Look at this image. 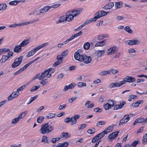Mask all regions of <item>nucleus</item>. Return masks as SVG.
I'll list each match as a JSON object with an SVG mask.
<instances>
[{
    "instance_id": "nucleus-1",
    "label": "nucleus",
    "mask_w": 147,
    "mask_h": 147,
    "mask_svg": "<svg viewBox=\"0 0 147 147\" xmlns=\"http://www.w3.org/2000/svg\"><path fill=\"white\" fill-rule=\"evenodd\" d=\"M53 129V127L49 123H47L41 125L40 133L45 134L51 132Z\"/></svg>"
},
{
    "instance_id": "nucleus-2",
    "label": "nucleus",
    "mask_w": 147,
    "mask_h": 147,
    "mask_svg": "<svg viewBox=\"0 0 147 147\" xmlns=\"http://www.w3.org/2000/svg\"><path fill=\"white\" fill-rule=\"evenodd\" d=\"M51 76V73L49 75L48 74L46 71L45 70L44 72L41 73L40 75V74L39 73H38L32 79V80H33L36 79L38 78L39 80H41L44 78L46 76H47L48 78H49Z\"/></svg>"
},
{
    "instance_id": "nucleus-3",
    "label": "nucleus",
    "mask_w": 147,
    "mask_h": 147,
    "mask_svg": "<svg viewBox=\"0 0 147 147\" xmlns=\"http://www.w3.org/2000/svg\"><path fill=\"white\" fill-rule=\"evenodd\" d=\"M23 56H20V57L15 59L14 62L11 65V67L13 68H15L19 66L22 61Z\"/></svg>"
},
{
    "instance_id": "nucleus-4",
    "label": "nucleus",
    "mask_w": 147,
    "mask_h": 147,
    "mask_svg": "<svg viewBox=\"0 0 147 147\" xmlns=\"http://www.w3.org/2000/svg\"><path fill=\"white\" fill-rule=\"evenodd\" d=\"M92 60L91 57H88L86 55L80 56V58L78 61L80 62H83L86 64L89 63Z\"/></svg>"
},
{
    "instance_id": "nucleus-5",
    "label": "nucleus",
    "mask_w": 147,
    "mask_h": 147,
    "mask_svg": "<svg viewBox=\"0 0 147 147\" xmlns=\"http://www.w3.org/2000/svg\"><path fill=\"white\" fill-rule=\"evenodd\" d=\"M107 14L106 11L103 10H99L94 15L97 20L101 17L106 16Z\"/></svg>"
},
{
    "instance_id": "nucleus-6",
    "label": "nucleus",
    "mask_w": 147,
    "mask_h": 147,
    "mask_svg": "<svg viewBox=\"0 0 147 147\" xmlns=\"http://www.w3.org/2000/svg\"><path fill=\"white\" fill-rule=\"evenodd\" d=\"M19 94V93L18 91H17V90L16 91L13 92L11 94L8 96V101L13 100L14 98L17 97Z\"/></svg>"
},
{
    "instance_id": "nucleus-7",
    "label": "nucleus",
    "mask_w": 147,
    "mask_h": 147,
    "mask_svg": "<svg viewBox=\"0 0 147 147\" xmlns=\"http://www.w3.org/2000/svg\"><path fill=\"white\" fill-rule=\"evenodd\" d=\"M71 11H69L66 13L65 15L66 21L68 22H70L74 19V15L71 14Z\"/></svg>"
},
{
    "instance_id": "nucleus-8",
    "label": "nucleus",
    "mask_w": 147,
    "mask_h": 147,
    "mask_svg": "<svg viewBox=\"0 0 147 147\" xmlns=\"http://www.w3.org/2000/svg\"><path fill=\"white\" fill-rule=\"evenodd\" d=\"M118 49V47L115 46L111 47L107 51V54L108 55H112L116 52L117 51Z\"/></svg>"
},
{
    "instance_id": "nucleus-9",
    "label": "nucleus",
    "mask_w": 147,
    "mask_h": 147,
    "mask_svg": "<svg viewBox=\"0 0 147 147\" xmlns=\"http://www.w3.org/2000/svg\"><path fill=\"white\" fill-rule=\"evenodd\" d=\"M126 44L128 45H138L140 43L138 40H128L125 41Z\"/></svg>"
},
{
    "instance_id": "nucleus-10",
    "label": "nucleus",
    "mask_w": 147,
    "mask_h": 147,
    "mask_svg": "<svg viewBox=\"0 0 147 147\" xmlns=\"http://www.w3.org/2000/svg\"><path fill=\"white\" fill-rule=\"evenodd\" d=\"M80 117V115H76L70 117L71 120L70 125H72L75 124L77 121V120Z\"/></svg>"
},
{
    "instance_id": "nucleus-11",
    "label": "nucleus",
    "mask_w": 147,
    "mask_h": 147,
    "mask_svg": "<svg viewBox=\"0 0 147 147\" xmlns=\"http://www.w3.org/2000/svg\"><path fill=\"white\" fill-rule=\"evenodd\" d=\"M82 10L83 9L82 8H78L73 10H71V13L74 14V15L75 17L79 15L82 12Z\"/></svg>"
},
{
    "instance_id": "nucleus-12",
    "label": "nucleus",
    "mask_w": 147,
    "mask_h": 147,
    "mask_svg": "<svg viewBox=\"0 0 147 147\" xmlns=\"http://www.w3.org/2000/svg\"><path fill=\"white\" fill-rule=\"evenodd\" d=\"M119 132V131H116L115 132H114L110 134L109 136L108 137V138L110 139L111 140V141H112L113 140L118 136Z\"/></svg>"
},
{
    "instance_id": "nucleus-13",
    "label": "nucleus",
    "mask_w": 147,
    "mask_h": 147,
    "mask_svg": "<svg viewBox=\"0 0 147 147\" xmlns=\"http://www.w3.org/2000/svg\"><path fill=\"white\" fill-rule=\"evenodd\" d=\"M82 52L81 49H79L74 53V57L76 60H78L80 58V56H83L84 55H81L80 54Z\"/></svg>"
},
{
    "instance_id": "nucleus-14",
    "label": "nucleus",
    "mask_w": 147,
    "mask_h": 147,
    "mask_svg": "<svg viewBox=\"0 0 147 147\" xmlns=\"http://www.w3.org/2000/svg\"><path fill=\"white\" fill-rule=\"evenodd\" d=\"M142 123L143 124H145V120L143 118L140 117L136 119L133 123V125H134L137 123Z\"/></svg>"
},
{
    "instance_id": "nucleus-15",
    "label": "nucleus",
    "mask_w": 147,
    "mask_h": 147,
    "mask_svg": "<svg viewBox=\"0 0 147 147\" xmlns=\"http://www.w3.org/2000/svg\"><path fill=\"white\" fill-rule=\"evenodd\" d=\"M125 103L126 102L125 101H123L122 102L121 104L115 105L113 109L117 110L118 109H121L123 108V107Z\"/></svg>"
},
{
    "instance_id": "nucleus-16",
    "label": "nucleus",
    "mask_w": 147,
    "mask_h": 147,
    "mask_svg": "<svg viewBox=\"0 0 147 147\" xmlns=\"http://www.w3.org/2000/svg\"><path fill=\"white\" fill-rule=\"evenodd\" d=\"M125 79L126 80L127 82H133L136 80V79L131 76H127L125 78Z\"/></svg>"
},
{
    "instance_id": "nucleus-17",
    "label": "nucleus",
    "mask_w": 147,
    "mask_h": 147,
    "mask_svg": "<svg viewBox=\"0 0 147 147\" xmlns=\"http://www.w3.org/2000/svg\"><path fill=\"white\" fill-rule=\"evenodd\" d=\"M101 140H98L96 138L95 136L94 137L92 140L91 142L92 143H94L96 142L97 141L95 145L93 147H97L98 144H99Z\"/></svg>"
},
{
    "instance_id": "nucleus-18",
    "label": "nucleus",
    "mask_w": 147,
    "mask_h": 147,
    "mask_svg": "<svg viewBox=\"0 0 147 147\" xmlns=\"http://www.w3.org/2000/svg\"><path fill=\"white\" fill-rule=\"evenodd\" d=\"M22 50V47L19 45H17L13 49V51L15 52L18 53L20 52Z\"/></svg>"
},
{
    "instance_id": "nucleus-19",
    "label": "nucleus",
    "mask_w": 147,
    "mask_h": 147,
    "mask_svg": "<svg viewBox=\"0 0 147 147\" xmlns=\"http://www.w3.org/2000/svg\"><path fill=\"white\" fill-rule=\"evenodd\" d=\"M9 58V57H8L7 55H3L1 59L0 60V63H4Z\"/></svg>"
},
{
    "instance_id": "nucleus-20",
    "label": "nucleus",
    "mask_w": 147,
    "mask_h": 147,
    "mask_svg": "<svg viewBox=\"0 0 147 147\" xmlns=\"http://www.w3.org/2000/svg\"><path fill=\"white\" fill-rule=\"evenodd\" d=\"M109 86L110 88L116 87H119V83L117 82H115L113 83H112L110 84L109 85Z\"/></svg>"
},
{
    "instance_id": "nucleus-21",
    "label": "nucleus",
    "mask_w": 147,
    "mask_h": 147,
    "mask_svg": "<svg viewBox=\"0 0 147 147\" xmlns=\"http://www.w3.org/2000/svg\"><path fill=\"white\" fill-rule=\"evenodd\" d=\"M29 42V40L28 39H25L20 43V45L21 47H25L26 46Z\"/></svg>"
},
{
    "instance_id": "nucleus-22",
    "label": "nucleus",
    "mask_w": 147,
    "mask_h": 147,
    "mask_svg": "<svg viewBox=\"0 0 147 147\" xmlns=\"http://www.w3.org/2000/svg\"><path fill=\"white\" fill-rule=\"evenodd\" d=\"M64 21H66L65 16L64 15L60 17L58 20L56 21V23L58 24L60 22H63Z\"/></svg>"
},
{
    "instance_id": "nucleus-23",
    "label": "nucleus",
    "mask_w": 147,
    "mask_h": 147,
    "mask_svg": "<svg viewBox=\"0 0 147 147\" xmlns=\"http://www.w3.org/2000/svg\"><path fill=\"white\" fill-rule=\"evenodd\" d=\"M106 43L105 40L96 43L95 45V47L102 46L105 45Z\"/></svg>"
},
{
    "instance_id": "nucleus-24",
    "label": "nucleus",
    "mask_w": 147,
    "mask_h": 147,
    "mask_svg": "<svg viewBox=\"0 0 147 147\" xmlns=\"http://www.w3.org/2000/svg\"><path fill=\"white\" fill-rule=\"evenodd\" d=\"M108 103L112 107H115V105H116V102L110 99L108 100Z\"/></svg>"
},
{
    "instance_id": "nucleus-25",
    "label": "nucleus",
    "mask_w": 147,
    "mask_h": 147,
    "mask_svg": "<svg viewBox=\"0 0 147 147\" xmlns=\"http://www.w3.org/2000/svg\"><path fill=\"white\" fill-rule=\"evenodd\" d=\"M109 36L107 34H101L100 35L98 36L97 37V40H102L103 38L108 37Z\"/></svg>"
},
{
    "instance_id": "nucleus-26",
    "label": "nucleus",
    "mask_w": 147,
    "mask_h": 147,
    "mask_svg": "<svg viewBox=\"0 0 147 147\" xmlns=\"http://www.w3.org/2000/svg\"><path fill=\"white\" fill-rule=\"evenodd\" d=\"M21 1L14 0L10 1L9 2V4L11 5H16L18 3L21 2Z\"/></svg>"
},
{
    "instance_id": "nucleus-27",
    "label": "nucleus",
    "mask_w": 147,
    "mask_h": 147,
    "mask_svg": "<svg viewBox=\"0 0 147 147\" xmlns=\"http://www.w3.org/2000/svg\"><path fill=\"white\" fill-rule=\"evenodd\" d=\"M27 111H25L24 112H22L19 115L18 117L20 118V119L23 118L26 116L27 114Z\"/></svg>"
},
{
    "instance_id": "nucleus-28",
    "label": "nucleus",
    "mask_w": 147,
    "mask_h": 147,
    "mask_svg": "<svg viewBox=\"0 0 147 147\" xmlns=\"http://www.w3.org/2000/svg\"><path fill=\"white\" fill-rule=\"evenodd\" d=\"M82 34V31H80L79 32L76 33L74 34V35L72 36L71 37V38L73 40L75 38H76L80 36Z\"/></svg>"
},
{
    "instance_id": "nucleus-29",
    "label": "nucleus",
    "mask_w": 147,
    "mask_h": 147,
    "mask_svg": "<svg viewBox=\"0 0 147 147\" xmlns=\"http://www.w3.org/2000/svg\"><path fill=\"white\" fill-rule=\"evenodd\" d=\"M30 23V22H21L18 24H15L16 27L17 26H22L27 25Z\"/></svg>"
},
{
    "instance_id": "nucleus-30",
    "label": "nucleus",
    "mask_w": 147,
    "mask_h": 147,
    "mask_svg": "<svg viewBox=\"0 0 147 147\" xmlns=\"http://www.w3.org/2000/svg\"><path fill=\"white\" fill-rule=\"evenodd\" d=\"M124 29L126 32H128L129 33L132 34L133 32V31L131 29V28L128 26L125 27Z\"/></svg>"
},
{
    "instance_id": "nucleus-31",
    "label": "nucleus",
    "mask_w": 147,
    "mask_h": 147,
    "mask_svg": "<svg viewBox=\"0 0 147 147\" xmlns=\"http://www.w3.org/2000/svg\"><path fill=\"white\" fill-rule=\"evenodd\" d=\"M103 107L106 110H108L111 109L112 107L111 105H110L108 103H107L103 105Z\"/></svg>"
},
{
    "instance_id": "nucleus-32",
    "label": "nucleus",
    "mask_w": 147,
    "mask_h": 147,
    "mask_svg": "<svg viewBox=\"0 0 147 147\" xmlns=\"http://www.w3.org/2000/svg\"><path fill=\"white\" fill-rule=\"evenodd\" d=\"M59 147H67L69 143L67 142H65L63 143H59Z\"/></svg>"
},
{
    "instance_id": "nucleus-33",
    "label": "nucleus",
    "mask_w": 147,
    "mask_h": 147,
    "mask_svg": "<svg viewBox=\"0 0 147 147\" xmlns=\"http://www.w3.org/2000/svg\"><path fill=\"white\" fill-rule=\"evenodd\" d=\"M40 88V86L39 85L34 86L30 89V91L32 92H34Z\"/></svg>"
},
{
    "instance_id": "nucleus-34",
    "label": "nucleus",
    "mask_w": 147,
    "mask_h": 147,
    "mask_svg": "<svg viewBox=\"0 0 147 147\" xmlns=\"http://www.w3.org/2000/svg\"><path fill=\"white\" fill-rule=\"evenodd\" d=\"M7 6L5 3H0V11L4 10L6 9Z\"/></svg>"
},
{
    "instance_id": "nucleus-35",
    "label": "nucleus",
    "mask_w": 147,
    "mask_h": 147,
    "mask_svg": "<svg viewBox=\"0 0 147 147\" xmlns=\"http://www.w3.org/2000/svg\"><path fill=\"white\" fill-rule=\"evenodd\" d=\"M42 142L45 144L49 143L48 141L47 140V138L46 136H42Z\"/></svg>"
},
{
    "instance_id": "nucleus-36",
    "label": "nucleus",
    "mask_w": 147,
    "mask_h": 147,
    "mask_svg": "<svg viewBox=\"0 0 147 147\" xmlns=\"http://www.w3.org/2000/svg\"><path fill=\"white\" fill-rule=\"evenodd\" d=\"M45 12V10L43 8L39 10L36 14L37 16L40 15Z\"/></svg>"
},
{
    "instance_id": "nucleus-37",
    "label": "nucleus",
    "mask_w": 147,
    "mask_h": 147,
    "mask_svg": "<svg viewBox=\"0 0 147 147\" xmlns=\"http://www.w3.org/2000/svg\"><path fill=\"white\" fill-rule=\"evenodd\" d=\"M20 118L18 116L12 120V123L13 124H15L18 123L19 120Z\"/></svg>"
},
{
    "instance_id": "nucleus-38",
    "label": "nucleus",
    "mask_w": 147,
    "mask_h": 147,
    "mask_svg": "<svg viewBox=\"0 0 147 147\" xmlns=\"http://www.w3.org/2000/svg\"><path fill=\"white\" fill-rule=\"evenodd\" d=\"M63 137H65V138H68L70 137V134L67 132H63L62 133Z\"/></svg>"
},
{
    "instance_id": "nucleus-39",
    "label": "nucleus",
    "mask_w": 147,
    "mask_h": 147,
    "mask_svg": "<svg viewBox=\"0 0 147 147\" xmlns=\"http://www.w3.org/2000/svg\"><path fill=\"white\" fill-rule=\"evenodd\" d=\"M97 20L96 17L94 16V17L92 18H91L89 20H86V21L87 24L90 23L92 22H94Z\"/></svg>"
},
{
    "instance_id": "nucleus-40",
    "label": "nucleus",
    "mask_w": 147,
    "mask_h": 147,
    "mask_svg": "<svg viewBox=\"0 0 147 147\" xmlns=\"http://www.w3.org/2000/svg\"><path fill=\"white\" fill-rule=\"evenodd\" d=\"M110 73V71H103L101 72L100 74V75L101 76H104L108 74H109Z\"/></svg>"
},
{
    "instance_id": "nucleus-41",
    "label": "nucleus",
    "mask_w": 147,
    "mask_h": 147,
    "mask_svg": "<svg viewBox=\"0 0 147 147\" xmlns=\"http://www.w3.org/2000/svg\"><path fill=\"white\" fill-rule=\"evenodd\" d=\"M55 114L54 113H50L48 115L46 116V118L47 119H51L54 117L55 116Z\"/></svg>"
},
{
    "instance_id": "nucleus-42",
    "label": "nucleus",
    "mask_w": 147,
    "mask_h": 147,
    "mask_svg": "<svg viewBox=\"0 0 147 147\" xmlns=\"http://www.w3.org/2000/svg\"><path fill=\"white\" fill-rule=\"evenodd\" d=\"M90 44L88 42L85 43L84 45V48L86 50H88L89 48Z\"/></svg>"
},
{
    "instance_id": "nucleus-43",
    "label": "nucleus",
    "mask_w": 147,
    "mask_h": 147,
    "mask_svg": "<svg viewBox=\"0 0 147 147\" xmlns=\"http://www.w3.org/2000/svg\"><path fill=\"white\" fill-rule=\"evenodd\" d=\"M95 131V129L94 128H93L91 129H88L87 131V132L90 134H94Z\"/></svg>"
},
{
    "instance_id": "nucleus-44",
    "label": "nucleus",
    "mask_w": 147,
    "mask_h": 147,
    "mask_svg": "<svg viewBox=\"0 0 147 147\" xmlns=\"http://www.w3.org/2000/svg\"><path fill=\"white\" fill-rule=\"evenodd\" d=\"M44 119V117L43 116H39L37 119V121L38 123H40L42 122Z\"/></svg>"
},
{
    "instance_id": "nucleus-45",
    "label": "nucleus",
    "mask_w": 147,
    "mask_h": 147,
    "mask_svg": "<svg viewBox=\"0 0 147 147\" xmlns=\"http://www.w3.org/2000/svg\"><path fill=\"white\" fill-rule=\"evenodd\" d=\"M105 123L106 122L105 121H98L96 124V126L97 127H98L99 125H104Z\"/></svg>"
},
{
    "instance_id": "nucleus-46",
    "label": "nucleus",
    "mask_w": 147,
    "mask_h": 147,
    "mask_svg": "<svg viewBox=\"0 0 147 147\" xmlns=\"http://www.w3.org/2000/svg\"><path fill=\"white\" fill-rule=\"evenodd\" d=\"M48 83V79H45L42 80L40 82V84L42 85L43 86L46 84Z\"/></svg>"
},
{
    "instance_id": "nucleus-47",
    "label": "nucleus",
    "mask_w": 147,
    "mask_h": 147,
    "mask_svg": "<svg viewBox=\"0 0 147 147\" xmlns=\"http://www.w3.org/2000/svg\"><path fill=\"white\" fill-rule=\"evenodd\" d=\"M78 86L80 87L86 86V84L84 82H79L77 84Z\"/></svg>"
},
{
    "instance_id": "nucleus-48",
    "label": "nucleus",
    "mask_w": 147,
    "mask_h": 147,
    "mask_svg": "<svg viewBox=\"0 0 147 147\" xmlns=\"http://www.w3.org/2000/svg\"><path fill=\"white\" fill-rule=\"evenodd\" d=\"M26 86V84H24L20 87L17 89V91H18L19 92L20 91L24 89Z\"/></svg>"
},
{
    "instance_id": "nucleus-49",
    "label": "nucleus",
    "mask_w": 147,
    "mask_h": 147,
    "mask_svg": "<svg viewBox=\"0 0 147 147\" xmlns=\"http://www.w3.org/2000/svg\"><path fill=\"white\" fill-rule=\"evenodd\" d=\"M123 119L125 121H127V122L129 119V115H125Z\"/></svg>"
},
{
    "instance_id": "nucleus-50",
    "label": "nucleus",
    "mask_w": 147,
    "mask_h": 147,
    "mask_svg": "<svg viewBox=\"0 0 147 147\" xmlns=\"http://www.w3.org/2000/svg\"><path fill=\"white\" fill-rule=\"evenodd\" d=\"M34 53L33 51V50H32L31 51H30L27 55V57H28L30 56L33 55L34 54Z\"/></svg>"
},
{
    "instance_id": "nucleus-51",
    "label": "nucleus",
    "mask_w": 147,
    "mask_h": 147,
    "mask_svg": "<svg viewBox=\"0 0 147 147\" xmlns=\"http://www.w3.org/2000/svg\"><path fill=\"white\" fill-rule=\"evenodd\" d=\"M63 57L61 55H59L57 56V60L60 61H63Z\"/></svg>"
},
{
    "instance_id": "nucleus-52",
    "label": "nucleus",
    "mask_w": 147,
    "mask_h": 147,
    "mask_svg": "<svg viewBox=\"0 0 147 147\" xmlns=\"http://www.w3.org/2000/svg\"><path fill=\"white\" fill-rule=\"evenodd\" d=\"M62 63V61H59L57 60L55 62L54 64H53V66L55 67H57V65L60 64Z\"/></svg>"
},
{
    "instance_id": "nucleus-53",
    "label": "nucleus",
    "mask_w": 147,
    "mask_h": 147,
    "mask_svg": "<svg viewBox=\"0 0 147 147\" xmlns=\"http://www.w3.org/2000/svg\"><path fill=\"white\" fill-rule=\"evenodd\" d=\"M115 6L116 8L117 9L121 7V4H120L119 2H117L115 3Z\"/></svg>"
},
{
    "instance_id": "nucleus-54",
    "label": "nucleus",
    "mask_w": 147,
    "mask_h": 147,
    "mask_svg": "<svg viewBox=\"0 0 147 147\" xmlns=\"http://www.w3.org/2000/svg\"><path fill=\"white\" fill-rule=\"evenodd\" d=\"M1 51L2 53H4L6 52H9L10 51V50L9 49L6 48L1 49Z\"/></svg>"
},
{
    "instance_id": "nucleus-55",
    "label": "nucleus",
    "mask_w": 147,
    "mask_h": 147,
    "mask_svg": "<svg viewBox=\"0 0 147 147\" xmlns=\"http://www.w3.org/2000/svg\"><path fill=\"white\" fill-rule=\"evenodd\" d=\"M107 6H108L107 7L108 9H111L113 6L114 4L113 3L111 2L110 3L107 4Z\"/></svg>"
},
{
    "instance_id": "nucleus-56",
    "label": "nucleus",
    "mask_w": 147,
    "mask_h": 147,
    "mask_svg": "<svg viewBox=\"0 0 147 147\" xmlns=\"http://www.w3.org/2000/svg\"><path fill=\"white\" fill-rule=\"evenodd\" d=\"M126 82H127L126 81V80L124 78L123 80L120 81L118 83L119 87L121 86L123 84H125Z\"/></svg>"
},
{
    "instance_id": "nucleus-57",
    "label": "nucleus",
    "mask_w": 147,
    "mask_h": 147,
    "mask_svg": "<svg viewBox=\"0 0 147 147\" xmlns=\"http://www.w3.org/2000/svg\"><path fill=\"white\" fill-rule=\"evenodd\" d=\"M126 82H127L126 81V80L124 78L123 80L120 81L118 83L119 87L121 86L123 84H125Z\"/></svg>"
},
{
    "instance_id": "nucleus-58",
    "label": "nucleus",
    "mask_w": 147,
    "mask_h": 147,
    "mask_svg": "<svg viewBox=\"0 0 147 147\" xmlns=\"http://www.w3.org/2000/svg\"><path fill=\"white\" fill-rule=\"evenodd\" d=\"M72 40V39L71 37H70V38H69L67 39L65 41L63 42H62L63 44V45H65L67 43H68L70 41Z\"/></svg>"
},
{
    "instance_id": "nucleus-59",
    "label": "nucleus",
    "mask_w": 147,
    "mask_h": 147,
    "mask_svg": "<svg viewBox=\"0 0 147 147\" xmlns=\"http://www.w3.org/2000/svg\"><path fill=\"white\" fill-rule=\"evenodd\" d=\"M76 85V84L74 83H72L69 84L68 86L69 89L73 88Z\"/></svg>"
},
{
    "instance_id": "nucleus-60",
    "label": "nucleus",
    "mask_w": 147,
    "mask_h": 147,
    "mask_svg": "<svg viewBox=\"0 0 147 147\" xmlns=\"http://www.w3.org/2000/svg\"><path fill=\"white\" fill-rule=\"evenodd\" d=\"M138 140H135L131 144V146H133L132 147H135L138 144Z\"/></svg>"
},
{
    "instance_id": "nucleus-61",
    "label": "nucleus",
    "mask_w": 147,
    "mask_h": 147,
    "mask_svg": "<svg viewBox=\"0 0 147 147\" xmlns=\"http://www.w3.org/2000/svg\"><path fill=\"white\" fill-rule=\"evenodd\" d=\"M77 97L76 96L74 97H72L69 99L68 100V102L69 103H72L76 99Z\"/></svg>"
},
{
    "instance_id": "nucleus-62",
    "label": "nucleus",
    "mask_w": 147,
    "mask_h": 147,
    "mask_svg": "<svg viewBox=\"0 0 147 147\" xmlns=\"http://www.w3.org/2000/svg\"><path fill=\"white\" fill-rule=\"evenodd\" d=\"M68 50L67 49H66L65 51H63L61 54V55L63 57L65 56L68 53Z\"/></svg>"
},
{
    "instance_id": "nucleus-63",
    "label": "nucleus",
    "mask_w": 147,
    "mask_h": 147,
    "mask_svg": "<svg viewBox=\"0 0 147 147\" xmlns=\"http://www.w3.org/2000/svg\"><path fill=\"white\" fill-rule=\"evenodd\" d=\"M60 5V4H55L51 6H50L51 8H56L58 7H59Z\"/></svg>"
},
{
    "instance_id": "nucleus-64",
    "label": "nucleus",
    "mask_w": 147,
    "mask_h": 147,
    "mask_svg": "<svg viewBox=\"0 0 147 147\" xmlns=\"http://www.w3.org/2000/svg\"><path fill=\"white\" fill-rule=\"evenodd\" d=\"M142 141L144 142H147V133L143 136Z\"/></svg>"
}]
</instances>
